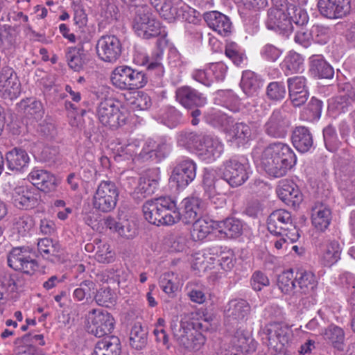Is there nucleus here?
Returning a JSON list of instances; mask_svg holds the SVG:
<instances>
[{
	"label": "nucleus",
	"instance_id": "obj_1",
	"mask_svg": "<svg viewBox=\"0 0 355 355\" xmlns=\"http://www.w3.org/2000/svg\"><path fill=\"white\" fill-rule=\"evenodd\" d=\"M132 28L137 36L142 39L150 40L154 37H159L156 44L157 50L153 54L154 61L148 62L147 60V69L155 71L157 76L164 74V67L161 63L163 56L162 47L166 46L165 37L167 33L165 28L162 26L150 12V8L146 6L138 7L132 21Z\"/></svg>",
	"mask_w": 355,
	"mask_h": 355
},
{
	"label": "nucleus",
	"instance_id": "obj_2",
	"mask_svg": "<svg viewBox=\"0 0 355 355\" xmlns=\"http://www.w3.org/2000/svg\"><path fill=\"white\" fill-rule=\"evenodd\" d=\"M296 162L295 154L291 148L279 141L267 146L261 157V164L265 171L274 178L284 176Z\"/></svg>",
	"mask_w": 355,
	"mask_h": 355
},
{
	"label": "nucleus",
	"instance_id": "obj_3",
	"mask_svg": "<svg viewBox=\"0 0 355 355\" xmlns=\"http://www.w3.org/2000/svg\"><path fill=\"white\" fill-rule=\"evenodd\" d=\"M111 81L119 89L133 90L144 87L147 83V77L144 71L127 65H121L113 70Z\"/></svg>",
	"mask_w": 355,
	"mask_h": 355
},
{
	"label": "nucleus",
	"instance_id": "obj_4",
	"mask_svg": "<svg viewBox=\"0 0 355 355\" xmlns=\"http://www.w3.org/2000/svg\"><path fill=\"white\" fill-rule=\"evenodd\" d=\"M268 231L274 235H286L291 243L300 238L299 230L293 224L291 214L286 209H277L268 218Z\"/></svg>",
	"mask_w": 355,
	"mask_h": 355
},
{
	"label": "nucleus",
	"instance_id": "obj_5",
	"mask_svg": "<svg viewBox=\"0 0 355 355\" xmlns=\"http://www.w3.org/2000/svg\"><path fill=\"white\" fill-rule=\"evenodd\" d=\"M273 6L268 11L266 21L268 29L288 35L292 32L293 26L290 21L288 12L287 0H272Z\"/></svg>",
	"mask_w": 355,
	"mask_h": 355
},
{
	"label": "nucleus",
	"instance_id": "obj_6",
	"mask_svg": "<svg viewBox=\"0 0 355 355\" xmlns=\"http://www.w3.org/2000/svg\"><path fill=\"white\" fill-rule=\"evenodd\" d=\"M119 194L118 187L114 182L101 181L93 197L94 208L104 213L112 211L116 205Z\"/></svg>",
	"mask_w": 355,
	"mask_h": 355
},
{
	"label": "nucleus",
	"instance_id": "obj_7",
	"mask_svg": "<svg viewBox=\"0 0 355 355\" xmlns=\"http://www.w3.org/2000/svg\"><path fill=\"white\" fill-rule=\"evenodd\" d=\"M121 107L120 102L112 98L101 101L96 111L99 122L110 128H116L125 124V116L121 112Z\"/></svg>",
	"mask_w": 355,
	"mask_h": 355
},
{
	"label": "nucleus",
	"instance_id": "obj_8",
	"mask_svg": "<svg viewBox=\"0 0 355 355\" xmlns=\"http://www.w3.org/2000/svg\"><path fill=\"white\" fill-rule=\"evenodd\" d=\"M202 184L205 195L213 204L225 205V199L222 196L227 192L228 186L223 175L218 177L214 171L205 169Z\"/></svg>",
	"mask_w": 355,
	"mask_h": 355
},
{
	"label": "nucleus",
	"instance_id": "obj_9",
	"mask_svg": "<svg viewBox=\"0 0 355 355\" xmlns=\"http://www.w3.org/2000/svg\"><path fill=\"white\" fill-rule=\"evenodd\" d=\"M33 252L28 246L13 248L8 256V266L15 270L33 275L38 268L37 261L31 256Z\"/></svg>",
	"mask_w": 355,
	"mask_h": 355
},
{
	"label": "nucleus",
	"instance_id": "obj_10",
	"mask_svg": "<svg viewBox=\"0 0 355 355\" xmlns=\"http://www.w3.org/2000/svg\"><path fill=\"white\" fill-rule=\"evenodd\" d=\"M291 121L286 114L283 107L272 111L263 125L265 134L270 138H285L290 129Z\"/></svg>",
	"mask_w": 355,
	"mask_h": 355
},
{
	"label": "nucleus",
	"instance_id": "obj_11",
	"mask_svg": "<svg viewBox=\"0 0 355 355\" xmlns=\"http://www.w3.org/2000/svg\"><path fill=\"white\" fill-rule=\"evenodd\" d=\"M261 340L267 346L276 351L282 349L288 343L291 336V329L281 323H270L261 332Z\"/></svg>",
	"mask_w": 355,
	"mask_h": 355
},
{
	"label": "nucleus",
	"instance_id": "obj_12",
	"mask_svg": "<svg viewBox=\"0 0 355 355\" xmlns=\"http://www.w3.org/2000/svg\"><path fill=\"white\" fill-rule=\"evenodd\" d=\"M87 331L96 337H103L112 333L114 319L107 311L92 309L88 314Z\"/></svg>",
	"mask_w": 355,
	"mask_h": 355
},
{
	"label": "nucleus",
	"instance_id": "obj_13",
	"mask_svg": "<svg viewBox=\"0 0 355 355\" xmlns=\"http://www.w3.org/2000/svg\"><path fill=\"white\" fill-rule=\"evenodd\" d=\"M196 164L192 159L183 158L177 162L169 180L178 188L184 189L196 178Z\"/></svg>",
	"mask_w": 355,
	"mask_h": 355
},
{
	"label": "nucleus",
	"instance_id": "obj_14",
	"mask_svg": "<svg viewBox=\"0 0 355 355\" xmlns=\"http://www.w3.org/2000/svg\"><path fill=\"white\" fill-rule=\"evenodd\" d=\"M222 175L227 186L237 187L244 184L249 178L246 164H243L236 158H230L223 163Z\"/></svg>",
	"mask_w": 355,
	"mask_h": 355
},
{
	"label": "nucleus",
	"instance_id": "obj_15",
	"mask_svg": "<svg viewBox=\"0 0 355 355\" xmlns=\"http://www.w3.org/2000/svg\"><path fill=\"white\" fill-rule=\"evenodd\" d=\"M160 180L159 168H154L146 171L139 179L133 193L134 198L141 200L153 195L158 189Z\"/></svg>",
	"mask_w": 355,
	"mask_h": 355
},
{
	"label": "nucleus",
	"instance_id": "obj_16",
	"mask_svg": "<svg viewBox=\"0 0 355 355\" xmlns=\"http://www.w3.org/2000/svg\"><path fill=\"white\" fill-rule=\"evenodd\" d=\"M96 49L101 60L107 62H114L121 54L122 46L116 36L103 35L97 41Z\"/></svg>",
	"mask_w": 355,
	"mask_h": 355
},
{
	"label": "nucleus",
	"instance_id": "obj_17",
	"mask_svg": "<svg viewBox=\"0 0 355 355\" xmlns=\"http://www.w3.org/2000/svg\"><path fill=\"white\" fill-rule=\"evenodd\" d=\"M172 329L178 345L189 351L198 350L205 343V337L202 333L194 328L185 327L182 323L178 330L173 327Z\"/></svg>",
	"mask_w": 355,
	"mask_h": 355
},
{
	"label": "nucleus",
	"instance_id": "obj_18",
	"mask_svg": "<svg viewBox=\"0 0 355 355\" xmlns=\"http://www.w3.org/2000/svg\"><path fill=\"white\" fill-rule=\"evenodd\" d=\"M318 8L321 15L327 19H341L350 13L352 3L351 0H318Z\"/></svg>",
	"mask_w": 355,
	"mask_h": 355
},
{
	"label": "nucleus",
	"instance_id": "obj_19",
	"mask_svg": "<svg viewBox=\"0 0 355 355\" xmlns=\"http://www.w3.org/2000/svg\"><path fill=\"white\" fill-rule=\"evenodd\" d=\"M250 311L248 302L243 299H234L227 304L225 310V324L234 327L244 320Z\"/></svg>",
	"mask_w": 355,
	"mask_h": 355
},
{
	"label": "nucleus",
	"instance_id": "obj_20",
	"mask_svg": "<svg viewBox=\"0 0 355 355\" xmlns=\"http://www.w3.org/2000/svg\"><path fill=\"white\" fill-rule=\"evenodd\" d=\"M223 151V145L217 138L203 135L196 153L200 159L211 163L218 158Z\"/></svg>",
	"mask_w": 355,
	"mask_h": 355
},
{
	"label": "nucleus",
	"instance_id": "obj_21",
	"mask_svg": "<svg viewBox=\"0 0 355 355\" xmlns=\"http://www.w3.org/2000/svg\"><path fill=\"white\" fill-rule=\"evenodd\" d=\"M4 92L9 98H17L21 93V83L15 70L4 66L0 69V92Z\"/></svg>",
	"mask_w": 355,
	"mask_h": 355
},
{
	"label": "nucleus",
	"instance_id": "obj_22",
	"mask_svg": "<svg viewBox=\"0 0 355 355\" xmlns=\"http://www.w3.org/2000/svg\"><path fill=\"white\" fill-rule=\"evenodd\" d=\"M289 98L294 107L304 104L309 96L306 80L303 76H295L287 80Z\"/></svg>",
	"mask_w": 355,
	"mask_h": 355
},
{
	"label": "nucleus",
	"instance_id": "obj_23",
	"mask_svg": "<svg viewBox=\"0 0 355 355\" xmlns=\"http://www.w3.org/2000/svg\"><path fill=\"white\" fill-rule=\"evenodd\" d=\"M177 101L185 108L192 109L204 106L207 103V98L189 86L178 88L175 92Z\"/></svg>",
	"mask_w": 355,
	"mask_h": 355
},
{
	"label": "nucleus",
	"instance_id": "obj_24",
	"mask_svg": "<svg viewBox=\"0 0 355 355\" xmlns=\"http://www.w3.org/2000/svg\"><path fill=\"white\" fill-rule=\"evenodd\" d=\"M159 225H172L180 220V212L178 210L176 203L169 196L159 198Z\"/></svg>",
	"mask_w": 355,
	"mask_h": 355
},
{
	"label": "nucleus",
	"instance_id": "obj_25",
	"mask_svg": "<svg viewBox=\"0 0 355 355\" xmlns=\"http://www.w3.org/2000/svg\"><path fill=\"white\" fill-rule=\"evenodd\" d=\"M355 101V91L349 83L338 85V94L331 98L330 107L338 112H345L352 102Z\"/></svg>",
	"mask_w": 355,
	"mask_h": 355
},
{
	"label": "nucleus",
	"instance_id": "obj_26",
	"mask_svg": "<svg viewBox=\"0 0 355 355\" xmlns=\"http://www.w3.org/2000/svg\"><path fill=\"white\" fill-rule=\"evenodd\" d=\"M28 179L33 185L44 193L55 191L58 184L53 174L43 169H33L29 173Z\"/></svg>",
	"mask_w": 355,
	"mask_h": 355
},
{
	"label": "nucleus",
	"instance_id": "obj_27",
	"mask_svg": "<svg viewBox=\"0 0 355 355\" xmlns=\"http://www.w3.org/2000/svg\"><path fill=\"white\" fill-rule=\"evenodd\" d=\"M231 347L241 353L250 354L256 350L257 342L250 333L241 327L237 328L230 340Z\"/></svg>",
	"mask_w": 355,
	"mask_h": 355
},
{
	"label": "nucleus",
	"instance_id": "obj_28",
	"mask_svg": "<svg viewBox=\"0 0 355 355\" xmlns=\"http://www.w3.org/2000/svg\"><path fill=\"white\" fill-rule=\"evenodd\" d=\"M5 159L8 168L14 173L24 171L28 166L30 157L21 148L15 147L6 153Z\"/></svg>",
	"mask_w": 355,
	"mask_h": 355
},
{
	"label": "nucleus",
	"instance_id": "obj_29",
	"mask_svg": "<svg viewBox=\"0 0 355 355\" xmlns=\"http://www.w3.org/2000/svg\"><path fill=\"white\" fill-rule=\"evenodd\" d=\"M105 226L126 239H132L137 233L135 225L128 219L115 218L110 216L104 218Z\"/></svg>",
	"mask_w": 355,
	"mask_h": 355
},
{
	"label": "nucleus",
	"instance_id": "obj_30",
	"mask_svg": "<svg viewBox=\"0 0 355 355\" xmlns=\"http://www.w3.org/2000/svg\"><path fill=\"white\" fill-rule=\"evenodd\" d=\"M204 19L208 26L220 35L226 36L231 31L232 23L230 19L221 12H206Z\"/></svg>",
	"mask_w": 355,
	"mask_h": 355
},
{
	"label": "nucleus",
	"instance_id": "obj_31",
	"mask_svg": "<svg viewBox=\"0 0 355 355\" xmlns=\"http://www.w3.org/2000/svg\"><path fill=\"white\" fill-rule=\"evenodd\" d=\"M295 279L297 284L296 294L311 295L318 284L315 275L304 269H298L296 271Z\"/></svg>",
	"mask_w": 355,
	"mask_h": 355
},
{
	"label": "nucleus",
	"instance_id": "obj_32",
	"mask_svg": "<svg viewBox=\"0 0 355 355\" xmlns=\"http://www.w3.org/2000/svg\"><path fill=\"white\" fill-rule=\"evenodd\" d=\"M12 200L15 206L19 209H31L37 204V197L35 191L24 187L15 189Z\"/></svg>",
	"mask_w": 355,
	"mask_h": 355
},
{
	"label": "nucleus",
	"instance_id": "obj_33",
	"mask_svg": "<svg viewBox=\"0 0 355 355\" xmlns=\"http://www.w3.org/2000/svg\"><path fill=\"white\" fill-rule=\"evenodd\" d=\"M292 143L300 153L308 152L313 144L312 134L305 126H297L292 133Z\"/></svg>",
	"mask_w": 355,
	"mask_h": 355
},
{
	"label": "nucleus",
	"instance_id": "obj_34",
	"mask_svg": "<svg viewBox=\"0 0 355 355\" xmlns=\"http://www.w3.org/2000/svg\"><path fill=\"white\" fill-rule=\"evenodd\" d=\"M150 1L164 19L171 22L180 17L178 5L181 0H150Z\"/></svg>",
	"mask_w": 355,
	"mask_h": 355
},
{
	"label": "nucleus",
	"instance_id": "obj_35",
	"mask_svg": "<svg viewBox=\"0 0 355 355\" xmlns=\"http://www.w3.org/2000/svg\"><path fill=\"white\" fill-rule=\"evenodd\" d=\"M202 201L198 197H188L182 202L180 220L184 224H191L198 218Z\"/></svg>",
	"mask_w": 355,
	"mask_h": 355
},
{
	"label": "nucleus",
	"instance_id": "obj_36",
	"mask_svg": "<svg viewBox=\"0 0 355 355\" xmlns=\"http://www.w3.org/2000/svg\"><path fill=\"white\" fill-rule=\"evenodd\" d=\"M141 143V141L135 139L128 140L125 144H119L114 153L115 161L137 160V153L140 150Z\"/></svg>",
	"mask_w": 355,
	"mask_h": 355
},
{
	"label": "nucleus",
	"instance_id": "obj_37",
	"mask_svg": "<svg viewBox=\"0 0 355 355\" xmlns=\"http://www.w3.org/2000/svg\"><path fill=\"white\" fill-rule=\"evenodd\" d=\"M214 224L215 229L227 238H236L242 234L243 224L239 219L227 218L223 220H216Z\"/></svg>",
	"mask_w": 355,
	"mask_h": 355
},
{
	"label": "nucleus",
	"instance_id": "obj_38",
	"mask_svg": "<svg viewBox=\"0 0 355 355\" xmlns=\"http://www.w3.org/2000/svg\"><path fill=\"white\" fill-rule=\"evenodd\" d=\"M96 355H119L121 343L118 337L107 336L97 342L94 349Z\"/></svg>",
	"mask_w": 355,
	"mask_h": 355
},
{
	"label": "nucleus",
	"instance_id": "obj_39",
	"mask_svg": "<svg viewBox=\"0 0 355 355\" xmlns=\"http://www.w3.org/2000/svg\"><path fill=\"white\" fill-rule=\"evenodd\" d=\"M310 71L318 78L329 79L334 74L332 67L319 55H313L310 58Z\"/></svg>",
	"mask_w": 355,
	"mask_h": 355
},
{
	"label": "nucleus",
	"instance_id": "obj_40",
	"mask_svg": "<svg viewBox=\"0 0 355 355\" xmlns=\"http://www.w3.org/2000/svg\"><path fill=\"white\" fill-rule=\"evenodd\" d=\"M331 212L327 206L320 204L315 205L312 209V223L318 230H326L331 222Z\"/></svg>",
	"mask_w": 355,
	"mask_h": 355
},
{
	"label": "nucleus",
	"instance_id": "obj_41",
	"mask_svg": "<svg viewBox=\"0 0 355 355\" xmlns=\"http://www.w3.org/2000/svg\"><path fill=\"white\" fill-rule=\"evenodd\" d=\"M322 336L328 344L339 351L343 350L345 332L342 328L331 324L324 329Z\"/></svg>",
	"mask_w": 355,
	"mask_h": 355
},
{
	"label": "nucleus",
	"instance_id": "obj_42",
	"mask_svg": "<svg viewBox=\"0 0 355 355\" xmlns=\"http://www.w3.org/2000/svg\"><path fill=\"white\" fill-rule=\"evenodd\" d=\"M282 69L286 76L304 71V59L297 53L290 51L282 63Z\"/></svg>",
	"mask_w": 355,
	"mask_h": 355
},
{
	"label": "nucleus",
	"instance_id": "obj_43",
	"mask_svg": "<svg viewBox=\"0 0 355 355\" xmlns=\"http://www.w3.org/2000/svg\"><path fill=\"white\" fill-rule=\"evenodd\" d=\"M341 249L338 241L328 240L324 245L321 257L322 263L324 266L330 267L340 258Z\"/></svg>",
	"mask_w": 355,
	"mask_h": 355
},
{
	"label": "nucleus",
	"instance_id": "obj_44",
	"mask_svg": "<svg viewBox=\"0 0 355 355\" xmlns=\"http://www.w3.org/2000/svg\"><path fill=\"white\" fill-rule=\"evenodd\" d=\"M262 85L259 76L251 71L243 73L241 87L243 92L248 96L255 95Z\"/></svg>",
	"mask_w": 355,
	"mask_h": 355
},
{
	"label": "nucleus",
	"instance_id": "obj_45",
	"mask_svg": "<svg viewBox=\"0 0 355 355\" xmlns=\"http://www.w3.org/2000/svg\"><path fill=\"white\" fill-rule=\"evenodd\" d=\"M66 59L69 67L75 71H79L85 64V54L83 46L69 47L66 52Z\"/></svg>",
	"mask_w": 355,
	"mask_h": 355
},
{
	"label": "nucleus",
	"instance_id": "obj_46",
	"mask_svg": "<svg viewBox=\"0 0 355 355\" xmlns=\"http://www.w3.org/2000/svg\"><path fill=\"white\" fill-rule=\"evenodd\" d=\"M216 220H207L204 218H196L193 223V229L191 231V236L195 240H203L211 230L215 228V223Z\"/></svg>",
	"mask_w": 355,
	"mask_h": 355
},
{
	"label": "nucleus",
	"instance_id": "obj_47",
	"mask_svg": "<svg viewBox=\"0 0 355 355\" xmlns=\"http://www.w3.org/2000/svg\"><path fill=\"white\" fill-rule=\"evenodd\" d=\"M277 286L285 294H296V281L292 269L284 271L278 276Z\"/></svg>",
	"mask_w": 355,
	"mask_h": 355
},
{
	"label": "nucleus",
	"instance_id": "obj_48",
	"mask_svg": "<svg viewBox=\"0 0 355 355\" xmlns=\"http://www.w3.org/2000/svg\"><path fill=\"white\" fill-rule=\"evenodd\" d=\"M144 216L150 223L159 226V198L147 200L142 207Z\"/></svg>",
	"mask_w": 355,
	"mask_h": 355
},
{
	"label": "nucleus",
	"instance_id": "obj_49",
	"mask_svg": "<svg viewBox=\"0 0 355 355\" xmlns=\"http://www.w3.org/2000/svg\"><path fill=\"white\" fill-rule=\"evenodd\" d=\"M159 117L162 123L173 128L180 123L182 114L174 107H167L159 111Z\"/></svg>",
	"mask_w": 355,
	"mask_h": 355
},
{
	"label": "nucleus",
	"instance_id": "obj_50",
	"mask_svg": "<svg viewBox=\"0 0 355 355\" xmlns=\"http://www.w3.org/2000/svg\"><path fill=\"white\" fill-rule=\"evenodd\" d=\"M37 251L43 258L50 259L51 257L58 255L60 252V245L58 243H53L51 239H40L37 241Z\"/></svg>",
	"mask_w": 355,
	"mask_h": 355
},
{
	"label": "nucleus",
	"instance_id": "obj_51",
	"mask_svg": "<svg viewBox=\"0 0 355 355\" xmlns=\"http://www.w3.org/2000/svg\"><path fill=\"white\" fill-rule=\"evenodd\" d=\"M147 343V331L140 324H135L130 334V345L136 349H141Z\"/></svg>",
	"mask_w": 355,
	"mask_h": 355
},
{
	"label": "nucleus",
	"instance_id": "obj_52",
	"mask_svg": "<svg viewBox=\"0 0 355 355\" xmlns=\"http://www.w3.org/2000/svg\"><path fill=\"white\" fill-rule=\"evenodd\" d=\"M202 137L203 135L193 132H182L178 136L177 142L180 146L187 149H195L197 151Z\"/></svg>",
	"mask_w": 355,
	"mask_h": 355
},
{
	"label": "nucleus",
	"instance_id": "obj_53",
	"mask_svg": "<svg viewBox=\"0 0 355 355\" xmlns=\"http://www.w3.org/2000/svg\"><path fill=\"white\" fill-rule=\"evenodd\" d=\"M230 135L239 144H244L251 137V128L245 123H236L231 128Z\"/></svg>",
	"mask_w": 355,
	"mask_h": 355
},
{
	"label": "nucleus",
	"instance_id": "obj_54",
	"mask_svg": "<svg viewBox=\"0 0 355 355\" xmlns=\"http://www.w3.org/2000/svg\"><path fill=\"white\" fill-rule=\"evenodd\" d=\"M94 299L99 306L110 307L114 305L116 296L110 288L107 287L98 290Z\"/></svg>",
	"mask_w": 355,
	"mask_h": 355
},
{
	"label": "nucleus",
	"instance_id": "obj_55",
	"mask_svg": "<svg viewBox=\"0 0 355 355\" xmlns=\"http://www.w3.org/2000/svg\"><path fill=\"white\" fill-rule=\"evenodd\" d=\"M288 12L291 13L289 19L292 25L294 23L297 26H304L308 23L309 16L305 9L288 3Z\"/></svg>",
	"mask_w": 355,
	"mask_h": 355
},
{
	"label": "nucleus",
	"instance_id": "obj_56",
	"mask_svg": "<svg viewBox=\"0 0 355 355\" xmlns=\"http://www.w3.org/2000/svg\"><path fill=\"white\" fill-rule=\"evenodd\" d=\"M24 112L27 114L35 116V119L41 118L44 114L42 103L33 98H28L21 102Z\"/></svg>",
	"mask_w": 355,
	"mask_h": 355
},
{
	"label": "nucleus",
	"instance_id": "obj_57",
	"mask_svg": "<svg viewBox=\"0 0 355 355\" xmlns=\"http://www.w3.org/2000/svg\"><path fill=\"white\" fill-rule=\"evenodd\" d=\"M286 93V87L282 82H271L266 88L267 97L271 101L282 100L285 97Z\"/></svg>",
	"mask_w": 355,
	"mask_h": 355
},
{
	"label": "nucleus",
	"instance_id": "obj_58",
	"mask_svg": "<svg viewBox=\"0 0 355 355\" xmlns=\"http://www.w3.org/2000/svg\"><path fill=\"white\" fill-rule=\"evenodd\" d=\"M225 54L236 66L241 65L245 58L241 48L235 42H230L225 45Z\"/></svg>",
	"mask_w": 355,
	"mask_h": 355
},
{
	"label": "nucleus",
	"instance_id": "obj_59",
	"mask_svg": "<svg viewBox=\"0 0 355 355\" xmlns=\"http://www.w3.org/2000/svg\"><path fill=\"white\" fill-rule=\"evenodd\" d=\"M323 138L324 145L329 151H335L338 146L339 141L338 139L335 129L329 125L323 130Z\"/></svg>",
	"mask_w": 355,
	"mask_h": 355
},
{
	"label": "nucleus",
	"instance_id": "obj_60",
	"mask_svg": "<svg viewBox=\"0 0 355 355\" xmlns=\"http://www.w3.org/2000/svg\"><path fill=\"white\" fill-rule=\"evenodd\" d=\"M140 144V150L137 153V161L145 162L153 158L154 156L153 147H155V141L148 139L144 144Z\"/></svg>",
	"mask_w": 355,
	"mask_h": 355
},
{
	"label": "nucleus",
	"instance_id": "obj_61",
	"mask_svg": "<svg viewBox=\"0 0 355 355\" xmlns=\"http://www.w3.org/2000/svg\"><path fill=\"white\" fill-rule=\"evenodd\" d=\"M114 252L110 245L103 243L98 246L96 259L103 263H109L114 260Z\"/></svg>",
	"mask_w": 355,
	"mask_h": 355
},
{
	"label": "nucleus",
	"instance_id": "obj_62",
	"mask_svg": "<svg viewBox=\"0 0 355 355\" xmlns=\"http://www.w3.org/2000/svg\"><path fill=\"white\" fill-rule=\"evenodd\" d=\"M311 33L313 43L324 44L329 39V29L324 26L314 25L311 28Z\"/></svg>",
	"mask_w": 355,
	"mask_h": 355
},
{
	"label": "nucleus",
	"instance_id": "obj_63",
	"mask_svg": "<svg viewBox=\"0 0 355 355\" xmlns=\"http://www.w3.org/2000/svg\"><path fill=\"white\" fill-rule=\"evenodd\" d=\"M94 289L95 284L92 281H83L73 291V297L78 301H82L87 296L90 297L92 291Z\"/></svg>",
	"mask_w": 355,
	"mask_h": 355
},
{
	"label": "nucleus",
	"instance_id": "obj_64",
	"mask_svg": "<svg viewBox=\"0 0 355 355\" xmlns=\"http://www.w3.org/2000/svg\"><path fill=\"white\" fill-rule=\"evenodd\" d=\"M221 97L223 106L233 112H236L239 110L240 101L232 92H223Z\"/></svg>",
	"mask_w": 355,
	"mask_h": 355
}]
</instances>
